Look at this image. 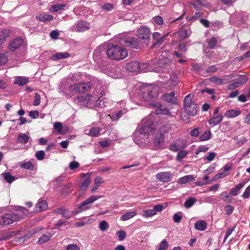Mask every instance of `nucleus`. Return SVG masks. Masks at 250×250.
<instances>
[{
    "label": "nucleus",
    "instance_id": "nucleus-28",
    "mask_svg": "<svg viewBox=\"0 0 250 250\" xmlns=\"http://www.w3.org/2000/svg\"><path fill=\"white\" fill-rule=\"evenodd\" d=\"M70 56V55L67 52L64 53H58L53 55L51 57V60L53 61H57L62 59L67 58Z\"/></svg>",
    "mask_w": 250,
    "mask_h": 250
},
{
    "label": "nucleus",
    "instance_id": "nucleus-10",
    "mask_svg": "<svg viewBox=\"0 0 250 250\" xmlns=\"http://www.w3.org/2000/svg\"><path fill=\"white\" fill-rule=\"evenodd\" d=\"M175 95V93L173 91H172L169 93H164L162 96V99L167 103L177 104L178 103L177 99Z\"/></svg>",
    "mask_w": 250,
    "mask_h": 250
},
{
    "label": "nucleus",
    "instance_id": "nucleus-54",
    "mask_svg": "<svg viewBox=\"0 0 250 250\" xmlns=\"http://www.w3.org/2000/svg\"><path fill=\"white\" fill-rule=\"evenodd\" d=\"M153 20L155 23L158 25H162L163 24V19L162 17L157 16L153 18Z\"/></svg>",
    "mask_w": 250,
    "mask_h": 250
},
{
    "label": "nucleus",
    "instance_id": "nucleus-4",
    "mask_svg": "<svg viewBox=\"0 0 250 250\" xmlns=\"http://www.w3.org/2000/svg\"><path fill=\"white\" fill-rule=\"evenodd\" d=\"M101 197V196L97 195L90 196L86 200L83 201L79 205L78 208V212H82L89 209L91 207L90 204Z\"/></svg>",
    "mask_w": 250,
    "mask_h": 250
},
{
    "label": "nucleus",
    "instance_id": "nucleus-18",
    "mask_svg": "<svg viewBox=\"0 0 250 250\" xmlns=\"http://www.w3.org/2000/svg\"><path fill=\"white\" fill-rule=\"evenodd\" d=\"M125 43L126 46H129L133 48L138 49L140 47L139 41L137 39H129L125 41Z\"/></svg>",
    "mask_w": 250,
    "mask_h": 250
},
{
    "label": "nucleus",
    "instance_id": "nucleus-21",
    "mask_svg": "<svg viewBox=\"0 0 250 250\" xmlns=\"http://www.w3.org/2000/svg\"><path fill=\"white\" fill-rule=\"evenodd\" d=\"M76 28L78 32H83L89 28V25L85 21H80L77 23Z\"/></svg>",
    "mask_w": 250,
    "mask_h": 250
},
{
    "label": "nucleus",
    "instance_id": "nucleus-58",
    "mask_svg": "<svg viewBox=\"0 0 250 250\" xmlns=\"http://www.w3.org/2000/svg\"><path fill=\"white\" fill-rule=\"evenodd\" d=\"M119 241H123L126 236V232L123 230H119L117 232Z\"/></svg>",
    "mask_w": 250,
    "mask_h": 250
},
{
    "label": "nucleus",
    "instance_id": "nucleus-8",
    "mask_svg": "<svg viewBox=\"0 0 250 250\" xmlns=\"http://www.w3.org/2000/svg\"><path fill=\"white\" fill-rule=\"evenodd\" d=\"M90 87L89 83H79L74 84L70 86L72 90L79 93H83Z\"/></svg>",
    "mask_w": 250,
    "mask_h": 250
},
{
    "label": "nucleus",
    "instance_id": "nucleus-13",
    "mask_svg": "<svg viewBox=\"0 0 250 250\" xmlns=\"http://www.w3.org/2000/svg\"><path fill=\"white\" fill-rule=\"evenodd\" d=\"M172 174L170 172H162L157 173L156 177L157 180L163 182H167L171 180Z\"/></svg>",
    "mask_w": 250,
    "mask_h": 250
},
{
    "label": "nucleus",
    "instance_id": "nucleus-55",
    "mask_svg": "<svg viewBox=\"0 0 250 250\" xmlns=\"http://www.w3.org/2000/svg\"><path fill=\"white\" fill-rule=\"evenodd\" d=\"M108 227V223L105 221H102L100 223L99 228L102 231H105Z\"/></svg>",
    "mask_w": 250,
    "mask_h": 250
},
{
    "label": "nucleus",
    "instance_id": "nucleus-48",
    "mask_svg": "<svg viewBox=\"0 0 250 250\" xmlns=\"http://www.w3.org/2000/svg\"><path fill=\"white\" fill-rule=\"evenodd\" d=\"M4 179L8 183H11L15 180V177L11 175L9 172L3 173Z\"/></svg>",
    "mask_w": 250,
    "mask_h": 250
},
{
    "label": "nucleus",
    "instance_id": "nucleus-2",
    "mask_svg": "<svg viewBox=\"0 0 250 250\" xmlns=\"http://www.w3.org/2000/svg\"><path fill=\"white\" fill-rule=\"evenodd\" d=\"M106 53L109 59L116 61L123 60L128 56V52L126 49L115 44H109Z\"/></svg>",
    "mask_w": 250,
    "mask_h": 250
},
{
    "label": "nucleus",
    "instance_id": "nucleus-50",
    "mask_svg": "<svg viewBox=\"0 0 250 250\" xmlns=\"http://www.w3.org/2000/svg\"><path fill=\"white\" fill-rule=\"evenodd\" d=\"M236 226H234L232 228H229L227 229L226 232V234L224 238L223 243H225L226 240L228 239V237L232 233V232L234 230Z\"/></svg>",
    "mask_w": 250,
    "mask_h": 250
},
{
    "label": "nucleus",
    "instance_id": "nucleus-43",
    "mask_svg": "<svg viewBox=\"0 0 250 250\" xmlns=\"http://www.w3.org/2000/svg\"><path fill=\"white\" fill-rule=\"evenodd\" d=\"M208 47L210 49H213L216 45L217 40L215 37H212L208 41Z\"/></svg>",
    "mask_w": 250,
    "mask_h": 250
},
{
    "label": "nucleus",
    "instance_id": "nucleus-12",
    "mask_svg": "<svg viewBox=\"0 0 250 250\" xmlns=\"http://www.w3.org/2000/svg\"><path fill=\"white\" fill-rule=\"evenodd\" d=\"M22 43V39L20 37H18L9 43L8 46V49L11 51L14 52L21 46Z\"/></svg>",
    "mask_w": 250,
    "mask_h": 250
},
{
    "label": "nucleus",
    "instance_id": "nucleus-23",
    "mask_svg": "<svg viewBox=\"0 0 250 250\" xmlns=\"http://www.w3.org/2000/svg\"><path fill=\"white\" fill-rule=\"evenodd\" d=\"M178 38L180 40H185L187 39L189 37V34L188 30L182 27L181 28L177 33Z\"/></svg>",
    "mask_w": 250,
    "mask_h": 250
},
{
    "label": "nucleus",
    "instance_id": "nucleus-38",
    "mask_svg": "<svg viewBox=\"0 0 250 250\" xmlns=\"http://www.w3.org/2000/svg\"><path fill=\"white\" fill-rule=\"evenodd\" d=\"M29 140V137L25 133H20L18 138V142L21 144H26Z\"/></svg>",
    "mask_w": 250,
    "mask_h": 250
},
{
    "label": "nucleus",
    "instance_id": "nucleus-57",
    "mask_svg": "<svg viewBox=\"0 0 250 250\" xmlns=\"http://www.w3.org/2000/svg\"><path fill=\"white\" fill-rule=\"evenodd\" d=\"M224 209L226 214L227 215H229L232 213L234 208L230 205H228L225 207Z\"/></svg>",
    "mask_w": 250,
    "mask_h": 250
},
{
    "label": "nucleus",
    "instance_id": "nucleus-1",
    "mask_svg": "<svg viewBox=\"0 0 250 250\" xmlns=\"http://www.w3.org/2000/svg\"><path fill=\"white\" fill-rule=\"evenodd\" d=\"M28 211L23 207H20L17 213H7L0 216V225L6 226L15 221L24 218L28 215Z\"/></svg>",
    "mask_w": 250,
    "mask_h": 250
},
{
    "label": "nucleus",
    "instance_id": "nucleus-64",
    "mask_svg": "<svg viewBox=\"0 0 250 250\" xmlns=\"http://www.w3.org/2000/svg\"><path fill=\"white\" fill-rule=\"evenodd\" d=\"M66 250H80V248L75 244H69L67 246Z\"/></svg>",
    "mask_w": 250,
    "mask_h": 250
},
{
    "label": "nucleus",
    "instance_id": "nucleus-63",
    "mask_svg": "<svg viewBox=\"0 0 250 250\" xmlns=\"http://www.w3.org/2000/svg\"><path fill=\"white\" fill-rule=\"evenodd\" d=\"M80 166L79 163L75 161H72L69 164V168L71 170H74Z\"/></svg>",
    "mask_w": 250,
    "mask_h": 250
},
{
    "label": "nucleus",
    "instance_id": "nucleus-26",
    "mask_svg": "<svg viewBox=\"0 0 250 250\" xmlns=\"http://www.w3.org/2000/svg\"><path fill=\"white\" fill-rule=\"evenodd\" d=\"M194 180L195 177L193 175H188L179 178L178 183L180 184H184Z\"/></svg>",
    "mask_w": 250,
    "mask_h": 250
},
{
    "label": "nucleus",
    "instance_id": "nucleus-9",
    "mask_svg": "<svg viewBox=\"0 0 250 250\" xmlns=\"http://www.w3.org/2000/svg\"><path fill=\"white\" fill-rule=\"evenodd\" d=\"M152 106L157 107V109L155 110V113L157 115H164L169 117L172 116L171 113L169 111V109L167 108L164 107L162 105L161 103H156L154 104H151Z\"/></svg>",
    "mask_w": 250,
    "mask_h": 250
},
{
    "label": "nucleus",
    "instance_id": "nucleus-59",
    "mask_svg": "<svg viewBox=\"0 0 250 250\" xmlns=\"http://www.w3.org/2000/svg\"><path fill=\"white\" fill-rule=\"evenodd\" d=\"M34 98H35V99H34L33 103V105L35 106L39 105L40 104V102H41L40 95L38 93H36L34 96Z\"/></svg>",
    "mask_w": 250,
    "mask_h": 250
},
{
    "label": "nucleus",
    "instance_id": "nucleus-6",
    "mask_svg": "<svg viewBox=\"0 0 250 250\" xmlns=\"http://www.w3.org/2000/svg\"><path fill=\"white\" fill-rule=\"evenodd\" d=\"M150 31L148 28L146 26H141L137 30V37L142 40H146L149 39Z\"/></svg>",
    "mask_w": 250,
    "mask_h": 250
},
{
    "label": "nucleus",
    "instance_id": "nucleus-25",
    "mask_svg": "<svg viewBox=\"0 0 250 250\" xmlns=\"http://www.w3.org/2000/svg\"><path fill=\"white\" fill-rule=\"evenodd\" d=\"M241 114L239 110L230 109L228 110L225 113V116L228 118H234L237 117Z\"/></svg>",
    "mask_w": 250,
    "mask_h": 250
},
{
    "label": "nucleus",
    "instance_id": "nucleus-40",
    "mask_svg": "<svg viewBox=\"0 0 250 250\" xmlns=\"http://www.w3.org/2000/svg\"><path fill=\"white\" fill-rule=\"evenodd\" d=\"M190 116V115H188V113H187V112H186V111H184V110L182 109L181 112V118L184 122H185L187 124L189 123Z\"/></svg>",
    "mask_w": 250,
    "mask_h": 250
},
{
    "label": "nucleus",
    "instance_id": "nucleus-31",
    "mask_svg": "<svg viewBox=\"0 0 250 250\" xmlns=\"http://www.w3.org/2000/svg\"><path fill=\"white\" fill-rule=\"evenodd\" d=\"M171 127L169 125H167L161 126L157 132L158 133H160L163 135V136L165 137V135L170 132Z\"/></svg>",
    "mask_w": 250,
    "mask_h": 250
},
{
    "label": "nucleus",
    "instance_id": "nucleus-47",
    "mask_svg": "<svg viewBox=\"0 0 250 250\" xmlns=\"http://www.w3.org/2000/svg\"><path fill=\"white\" fill-rule=\"evenodd\" d=\"M167 34L166 35L163 36L162 37H161L155 42H154L152 44L151 47L152 48H154L155 46H156L158 45H160L162 44L164 42L165 40V38L166 37H167Z\"/></svg>",
    "mask_w": 250,
    "mask_h": 250
},
{
    "label": "nucleus",
    "instance_id": "nucleus-15",
    "mask_svg": "<svg viewBox=\"0 0 250 250\" xmlns=\"http://www.w3.org/2000/svg\"><path fill=\"white\" fill-rule=\"evenodd\" d=\"M53 212L57 214H61L63 217L66 219H69L71 217V214L69 212V211L67 209H64L62 208H58L54 210Z\"/></svg>",
    "mask_w": 250,
    "mask_h": 250
},
{
    "label": "nucleus",
    "instance_id": "nucleus-7",
    "mask_svg": "<svg viewBox=\"0 0 250 250\" xmlns=\"http://www.w3.org/2000/svg\"><path fill=\"white\" fill-rule=\"evenodd\" d=\"M165 137L160 133H156L153 140V149H163Z\"/></svg>",
    "mask_w": 250,
    "mask_h": 250
},
{
    "label": "nucleus",
    "instance_id": "nucleus-34",
    "mask_svg": "<svg viewBox=\"0 0 250 250\" xmlns=\"http://www.w3.org/2000/svg\"><path fill=\"white\" fill-rule=\"evenodd\" d=\"M136 214V212L134 211L127 212L121 216L120 219L122 221H126L132 218Z\"/></svg>",
    "mask_w": 250,
    "mask_h": 250
},
{
    "label": "nucleus",
    "instance_id": "nucleus-30",
    "mask_svg": "<svg viewBox=\"0 0 250 250\" xmlns=\"http://www.w3.org/2000/svg\"><path fill=\"white\" fill-rule=\"evenodd\" d=\"M207 227V224L205 221H198L194 225V227L196 229L200 231H203L205 230Z\"/></svg>",
    "mask_w": 250,
    "mask_h": 250
},
{
    "label": "nucleus",
    "instance_id": "nucleus-42",
    "mask_svg": "<svg viewBox=\"0 0 250 250\" xmlns=\"http://www.w3.org/2000/svg\"><path fill=\"white\" fill-rule=\"evenodd\" d=\"M188 152L185 150H180L177 154L176 156V160L180 162L185 158L188 154Z\"/></svg>",
    "mask_w": 250,
    "mask_h": 250
},
{
    "label": "nucleus",
    "instance_id": "nucleus-62",
    "mask_svg": "<svg viewBox=\"0 0 250 250\" xmlns=\"http://www.w3.org/2000/svg\"><path fill=\"white\" fill-rule=\"evenodd\" d=\"M125 112L124 110H121L119 111L118 112L113 114L112 116L114 118V119L118 120L121 117H122L123 114H125Z\"/></svg>",
    "mask_w": 250,
    "mask_h": 250
},
{
    "label": "nucleus",
    "instance_id": "nucleus-29",
    "mask_svg": "<svg viewBox=\"0 0 250 250\" xmlns=\"http://www.w3.org/2000/svg\"><path fill=\"white\" fill-rule=\"evenodd\" d=\"M51 237V234L50 232H46L42 235L39 239L37 243L38 244H42L49 241Z\"/></svg>",
    "mask_w": 250,
    "mask_h": 250
},
{
    "label": "nucleus",
    "instance_id": "nucleus-27",
    "mask_svg": "<svg viewBox=\"0 0 250 250\" xmlns=\"http://www.w3.org/2000/svg\"><path fill=\"white\" fill-rule=\"evenodd\" d=\"M36 18L40 21L45 22L52 20L53 19V16L48 14H43L42 15L37 16Z\"/></svg>",
    "mask_w": 250,
    "mask_h": 250
},
{
    "label": "nucleus",
    "instance_id": "nucleus-41",
    "mask_svg": "<svg viewBox=\"0 0 250 250\" xmlns=\"http://www.w3.org/2000/svg\"><path fill=\"white\" fill-rule=\"evenodd\" d=\"M188 42L187 41L180 42L177 48L180 49V50L184 52H186L188 50Z\"/></svg>",
    "mask_w": 250,
    "mask_h": 250
},
{
    "label": "nucleus",
    "instance_id": "nucleus-16",
    "mask_svg": "<svg viewBox=\"0 0 250 250\" xmlns=\"http://www.w3.org/2000/svg\"><path fill=\"white\" fill-rule=\"evenodd\" d=\"M151 128L148 124L144 123L139 129V133L141 135H143L146 138L149 135V132L151 131Z\"/></svg>",
    "mask_w": 250,
    "mask_h": 250
},
{
    "label": "nucleus",
    "instance_id": "nucleus-56",
    "mask_svg": "<svg viewBox=\"0 0 250 250\" xmlns=\"http://www.w3.org/2000/svg\"><path fill=\"white\" fill-rule=\"evenodd\" d=\"M176 143L179 145L178 147L180 149L183 148L186 146V142L184 139H178L176 141Z\"/></svg>",
    "mask_w": 250,
    "mask_h": 250
},
{
    "label": "nucleus",
    "instance_id": "nucleus-37",
    "mask_svg": "<svg viewBox=\"0 0 250 250\" xmlns=\"http://www.w3.org/2000/svg\"><path fill=\"white\" fill-rule=\"evenodd\" d=\"M211 131L209 129L206 130L200 136L199 140L201 141H205L208 140L211 136Z\"/></svg>",
    "mask_w": 250,
    "mask_h": 250
},
{
    "label": "nucleus",
    "instance_id": "nucleus-51",
    "mask_svg": "<svg viewBox=\"0 0 250 250\" xmlns=\"http://www.w3.org/2000/svg\"><path fill=\"white\" fill-rule=\"evenodd\" d=\"M36 158L38 160H42L44 158L45 152L43 150H39L35 154Z\"/></svg>",
    "mask_w": 250,
    "mask_h": 250
},
{
    "label": "nucleus",
    "instance_id": "nucleus-32",
    "mask_svg": "<svg viewBox=\"0 0 250 250\" xmlns=\"http://www.w3.org/2000/svg\"><path fill=\"white\" fill-rule=\"evenodd\" d=\"M20 167L29 170H34L36 169L35 165L33 164L30 161L21 163L20 164Z\"/></svg>",
    "mask_w": 250,
    "mask_h": 250
},
{
    "label": "nucleus",
    "instance_id": "nucleus-5",
    "mask_svg": "<svg viewBox=\"0 0 250 250\" xmlns=\"http://www.w3.org/2000/svg\"><path fill=\"white\" fill-rule=\"evenodd\" d=\"M147 66L148 64L147 63L141 64L138 62L132 61L126 64L125 68L131 72H139Z\"/></svg>",
    "mask_w": 250,
    "mask_h": 250
},
{
    "label": "nucleus",
    "instance_id": "nucleus-22",
    "mask_svg": "<svg viewBox=\"0 0 250 250\" xmlns=\"http://www.w3.org/2000/svg\"><path fill=\"white\" fill-rule=\"evenodd\" d=\"M245 184V183L244 182L238 184L234 188L230 189L229 194L234 196L237 195L240 192V189L244 186Z\"/></svg>",
    "mask_w": 250,
    "mask_h": 250
},
{
    "label": "nucleus",
    "instance_id": "nucleus-11",
    "mask_svg": "<svg viewBox=\"0 0 250 250\" xmlns=\"http://www.w3.org/2000/svg\"><path fill=\"white\" fill-rule=\"evenodd\" d=\"M148 100L156 99L159 95V88L158 86L149 87L147 89Z\"/></svg>",
    "mask_w": 250,
    "mask_h": 250
},
{
    "label": "nucleus",
    "instance_id": "nucleus-53",
    "mask_svg": "<svg viewBox=\"0 0 250 250\" xmlns=\"http://www.w3.org/2000/svg\"><path fill=\"white\" fill-rule=\"evenodd\" d=\"M168 244L166 240H163L160 243L158 250H167Z\"/></svg>",
    "mask_w": 250,
    "mask_h": 250
},
{
    "label": "nucleus",
    "instance_id": "nucleus-49",
    "mask_svg": "<svg viewBox=\"0 0 250 250\" xmlns=\"http://www.w3.org/2000/svg\"><path fill=\"white\" fill-rule=\"evenodd\" d=\"M209 149V147L206 146H198V148L195 151V154L198 155L201 152H207Z\"/></svg>",
    "mask_w": 250,
    "mask_h": 250
},
{
    "label": "nucleus",
    "instance_id": "nucleus-44",
    "mask_svg": "<svg viewBox=\"0 0 250 250\" xmlns=\"http://www.w3.org/2000/svg\"><path fill=\"white\" fill-rule=\"evenodd\" d=\"M196 200L194 198H190L187 199L184 203V206L187 208L191 207L195 203Z\"/></svg>",
    "mask_w": 250,
    "mask_h": 250
},
{
    "label": "nucleus",
    "instance_id": "nucleus-24",
    "mask_svg": "<svg viewBox=\"0 0 250 250\" xmlns=\"http://www.w3.org/2000/svg\"><path fill=\"white\" fill-rule=\"evenodd\" d=\"M223 120V116L222 115H219L217 116H213V117L210 119L208 121V123L210 125H218Z\"/></svg>",
    "mask_w": 250,
    "mask_h": 250
},
{
    "label": "nucleus",
    "instance_id": "nucleus-52",
    "mask_svg": "<svg viewBox=\"0 0 250 250\" xmlns=\"http://www.w3.org/2000/svg\"><path fill=\"white\" fill-rule=\"evenodd\" d=\"M8 61L6 53H0V65L4 64Z\"/></svg>",
    "mask_w": 250,
    "mask_h": 250
},
{
    "label": "nucleus",
    "instance_id": "nucleus-20",
    "mask_svg": "<svg viewBox=\"0 0 250 250\" xmlns=\"http://www.w3.org/2000/svg\"><path fill=\"white\" fill-rule=\"evenodd\" d=\"M10 33L11 30L9 29H2L0 30V45L6 41Z\"/></svg>",
    "mask_w": 250,
    "mask_h": 250
},
{
    "label": "nucleus",
    "instance_id": "nucleus-35",
    "mask_svg": "<svg viewBox=\"0 0 250 250\" xmlns=\"http://www.w3.org/2000/svg\"><path fill=\"white\" fill-rule=\"evenodd\" d=\"M28 82V78L20 77L16 79L14 82V83L16 84H18L20 86H23L26 84Z\"/></svg>",
    "mask_w": 250,
    "mask_h": 250
},
{
    "label": "nucleus",
    "instance_id": "nucleus-39",
    "mask_svg": "<svg viewBox=\"0 0 250 250\" xmlns=\"http://www.w3.org/2000/svg\"><path fill=\"white\" fill-rule=\"evenodd\" d=\"M238 78L236 79V81L240 86L246 83L248 80V78L246 75H238Z\"/></svg>",
    "mask_w": 250,
    "mask_h": 250
},
{
    "label": "nucleus",
    "instance_id": "nucleus-33",
    "mask_svg": "<svg viewBox=\"0 0 250 250\" xmlns=\"http://www.w3.org/2000/svg\"><path fill=\"white\" fill-rule=\"evenodd\" d=\"M209 80L212 83L216 85H220L224 83H226L227 81L226 79H220L216 76H212L209 78Z\"/></svg>",
    "mask_w": 250,
    "mask_h": 250
},
{
    "label": "nucleus",
    "instance_id": "nucleus-61",
    "mask_svg": "<svg viewBox=\"0 0 250 250\" xmlns=\"http://www.w3.org/2000/svg\"><path fill=\"white\" fill-rule=\"evenodd\" d=\"M217 70L218 69L216 66L212 65L208 67L206 71L207 73H212L216 72Z\"/></svg>",
    "mask_w": 250,
    "mask_h": 250
},
{
    "label": "nucleus",
    "instance_id": "nucleus-17",
    "mask_svg": "<svg viewBox=\"0 0 250 250\" xmlns=\"http://www.w3.org/2000/svg\"><path fill=\"white\" fill-rule=\"evenodd\" d=\"M91 99V96L89 94L84 96L78 97L77 103L82 105L86 106Z\"/></svg>",
    "mask_w": 250,
    "mask_h": 250
},
{
    "label": "nucleus",
    "instance_id": "nucleus-46",
    "mask_svg": "<svg viewBox=\"0 0 250 250\" xmlns=\"http://www.w3.org/2000/svg\"><path fill=\"white\" fill-rule=\"evenodd\" d=\"M54 129L58 132L59 134H63V133L62 132V125L61 123L60 122H56L54 124Z\"/></svg>",
    "mask_w": 250,
    "mask_h": 250
},
{
    "label": "nucleus",
    "instance_id": "nucleus-45",
    "mask_svg": "<svg viewBox=\"0 0 250 250\" xmlns=\"http://www.w3.org/2000/svg\"><path fill=\"white\" fill-rule=\"evenodd\" d=\"M155 214V210L153 208L152 209L145 210L143 212V216L146 218H148L154 215Z\"/></svg>",
    "mask_w": 250,
    "mask_h": 250
},
{
    "label": "nucleus",
    "instance_id": "nucleus-36",
    "mask_svg": "<svg viewBox=\"0 0 250 250\" xmlns=\"http://www.w3.org/2000/svg\"><path fill=\"white\" fill-rule=\"evenodd\" d=\"M101 131V128L99 127H92L89 129L87 134L91 137H96L99 135Z\"/></svg>",
    "mask_w": 250,
    "mask_h": 250
},
{
    "label": "nucleus",
    "instance_id": "nucleus-60",
    "mask_svg": "<svg viewBox=\"0 0 250 250\" xmlns=\"http://www.w3.org/2000/svg\"><path fill=\"white\" fill-rule=\"evenodd\" d=\"M250 196V185L246 189H245V191L243 192V194L242 195V197H243L244 199H248Z\"/></svg>",
    "mask_w": 250,
    "mask_h": 250
},
{
    "label": "nucleus",
    "instance_id": "nucleus-3",
    "mask_svg": "<svg viewBox=\"0 0 250 250\" xmlns=\"http://www.w3.org/2000/svg\"><path fill=\"white\" fill-rule=\"evenodd\" d=\"M193 99V94L190 93L187 95L184 98L183 107L182 109L191 116L196 115L199 110L198 104L192 101Z\"/></svg>",
    "mask_w": 250,
    "mask_h": 250
},
{
    "label": "nucleus",
    "instance_id": "nucleus-19",
    "mask_svg": "<svg viewBox=\"0 0 250 250\" xmlns=\"http://www.w3.org/2000/svg\"><path fill=\"white\" fill-rule=\"evenodd\" d=\"M47 207L48 206L46 201L40 199L36 205V211L37 212L42 211L47 209Z\"/></svg>",
    "mask_w": 250,
    "mask_h": 250
},
{
    "label": "nucleus",
    "instance_id": "nucleus-14",
    "mask_svg": "<svg viewBox=\"0 0 250 250\" xmlns=\"http://www.w3.org/2000/svg\"><path fill=\"white\" fill-rule=\"evenodd\" d=\"M81 175L83 178L85 177L81 184V189L83 190H86L91 183L90 176L89 173H82Z\"/></svg>",
    "mask_w": 250,
    "mask_h": 250
}]
</instances>
